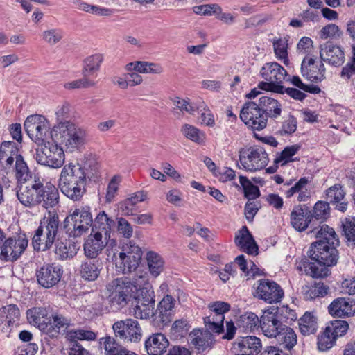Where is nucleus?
Wrapping results in <instances>:
<instances>
[{
	"instance_id": "1",
	"label": "nucleus",
	"mask_w": 355,
	"mask_h": 355,
	"mask_svg": "<svg viewBox=\"0 0 355 355\" xmlns=\"http://www.w3.org/2000/svg\"><path fill=\"white\" fill-rule=\"evenodd\" d=\"M62 235V227L58 214L49 211L40 220L32 239L33 247L37 251L50 250Z\"/></svg>"
},
{
	"instance_id": "2",
	"label": "nucleus",
	"mask_w": 355,
	"mask_h": 355,
	"mask_svg": "<svg viewBox=\"0 0 355 355\" xmlns=\"http://www.w3.org/2000/svg\"><path fill=\"white\" fill-rule=\"evenodd\" d=\"M338 245L324 243L312 245V260L316 261L312 263V278H324L331 274L329 268L336 266L339 259Z\"/></svg>"
},
{
	"instance_id": "3",
	"label": "nucleus",
	"mask_w": 355,
	"mask_h": 355,
	"mask_svg": "<svg viewBox=\"0 0 355 355\" xmlns=\"http://www.w3.org/2000/svg\"><path fill=\"white\" fill-rule=\"evenodd\" d=\"M55 142L64 145L73 150L84 144L85 132L80 128L70 121H64L55 125L50 132Z\"/></svg>"
},
{
	"instance_id": "4",
	"label": "nucleus",
	"mask_w": 355,
	"mask_h": 355,
	"mask_svg": "<svg viewBox=\"0 0 355 355\" xmlns=\"http://www.w3.org/2000/svg\"><path fill=\"white\" fill-rule=\"evenodd\" d=\"M142 254L138 245L129 241L122 246L121 251L114 252L112 261L115 263L119 272L123 274L130 273L139 266Z\"/></svg>"
},
{
	"instance_id": "5",
	"label": "nucleus",
	"mask_w": 355,
	"mask_h": 355,
	"mask_svg": "<svg viewBox=\"0 0 355 355\" xmlns=\"http://www.w3.org/2000/svg\"><path fill=\"white\" fill-rule=\"evenodd\" d=\"M57 142L45 141L40 144V148L36 150L35 159L39 164L50 168H58L64 163L63 149Z\"/></svg>"
},
{
	"instance_id": "6",
	"label": "nucleus",
	"mask_w": 355,
	"mask_h": 355,
	"mask_svg": "<svg viewBox=\"0 0 355 355\" xmlns=\"http://www.w3.org/2000/svg\"><path fill=\"white\" fill-rule=\"evenodd\" d=\"M155 304L153 291L144 286L141 287L132 302L130 313L137 319H153Z\"/></svg>"
},
{
	"instance_id": "7",
	"label": "nucleus",
	"mask_w": 355,
	"mask_h": 355,
	"mask_svg": "<svg viewBox=\"0 0 355 355\" xmlns=\"http://www.w3.org/2000/svg\"><path fill=\"white\" fill-rule=\"evenodd\" d=\"M239 162L247 171L254 172L265 168L268 163V154L265 149L259 146L239 150Z\"/></svg>"
},
{
	"instance_id": "8",
	"label": "nucleus",
	"mask_w": 355,
	"mask_h": 355,
	"mask_svg": "<svg viewBox=\"0 0 355 355\" xmlns=\"http://www.w3.org/2000/svg\"><path fill=\"white\" fill-rule=\"evenodd\" d=\"M0 155L15 157V178L19 183H25L31 178V173L21 155L19 153V146L14 141H4L0 145Z\"/></svg>"
},
{
	"instance_id": "9",
	"label": "nucleus",
	"mask_w": 355,
	"mask_h": 355,
	"mask_svg": "<svg viewBox=\"0 0 355 355\" xmlns=\"http://www.w3.org/2000/svg\"><path fill=\"white\" fill-rule=\"evenodd\" d=\"M146 274L136 275L132 279L128 277L116 278L110 282L107 288L109 292L125 295L129 297L132 293L145 286L148 282Z\"/></svg>"
},
{
	"instance_id": "10",
	"label": "nucleus",
	"mask_w": 355,
	"mask_h": 355,
	"mask_svg": "<svg viewBox=\"0 0 355 355\" xmlns=\"http://www.w3.org/2000/svg\"><path fill=\"white\" fill-rule=\"evenodd\" d=\"M175 304L176 300L172 295H164L153 315V326L159 329L168 326L175 315Z\"/></svg>"
},
{
	"instance_id": "11",
	"label": "nucleus",
	"mask_w": 355,
	"mask_h": 355,
	"mask_svg": "<svg viewBox=\"0 0 355 355\" xmlns=\"http://www.w3.org/2000/svg\"><path fill=\"white\" fill-rule=\"evenodd\" d=\"M24 127L28 137L38 145L46 141L50 124L44 116L31 115L25 120Z\"/></svg>"
},
{
	"instance_id": "12",
	"label": "nucleus",
	"mask_w": 355,
	"mask_h": 355,
	"mask_svg": "<svg viewBox=\"0 0 355 355\" xmlns=\"http://www.w3.org/2000/svg\"><path fill=\"white\" fill-rule=\"evenodd\" d=\"M241 120L251 130L260 131L267 125L266 116L256 102L245 103L240 111Z\"/></svg>"
},
{
	"instance_id": "13",
	"label": "nucleus",
	"mask_w": 355,
	"mask_h": 355,
	"mask_svg": "<svg viewBox=\"0 0 355 355\" xmlns=\"http://www.w3.org/2000/svg\"><path fill=\"white\" fill-rule=\"evenodd\" d=\"M208 307L211 312L204 318L205 327L219 334L223 331L224 314L230 310L231 306L227 302L216 301L209 304Z\"/></svg>"
},
{
	"instance_id": "14",
	"label": "nucleus",
	"mask_w": 355,
	"mask_h": 355,
	"mask_svg": "<svg viewBox=\"0 0 355 355\" xmlns=\"http://www.w3.org/2000/svg\"><path fill=\"white\" fill-rule=\"evenodd\" d=\"M28 241L25 236L17 235L5 239L1 246L0 259L5 261H15L24 252Z\"/></svg>"
},
{
	"instance_id": "15",
	"label": "nucleus",
	"mask_w": 355,
	"mask_h": 355,
	"mask_svg": "<svg viewBox=\"0 0 355 355\" xmlns=\"http://www.w3.org/2000/svg\"><path fill=\"white\" fill-rule=\"evenodd\" d=\"M259 326L266 336L273 338L283 331L286 325L283 324L278 315V308L270 307L263 311L260 318Z\"/></svg>"
},
{
	"instance_id": "16",
	"label": "nucleus",
	"mask_w": 355,
	"mask_h": 355,
	"mask_svg": "<svg viewBox=\"0 0 355 355\" xmlns=\"http://www.w3.org/2000/svg\"><path fill=\"white\" fill-rule=\"evenodd\" d=\"M112 329L116 337L128 342H139L142 337L141 328L138 321L133 319L117 321Z\"/></svg>"
},
{
	"instance_id": "17",
	"label": "nucleus",
	"mask_w": 355,
	"mask_h": 355,
	"mask_svg": "<svg viewBox=\"0 0 355 355\" xmlns=\"http://www.w3.org/2000/svg\"><path fill=\"white\" fill-rule=\"evenodd\" d=\"M254 296L267 303H277L284 297V291L281 286L270 279H260Z\"/></svg>"
},
{
	"instance_id": "18",
	"label": "nucleus",
	"mask_w": 355,
	"mask_h": 355,
	"mask_svg": "<svg viewBox=\"0 0 355 355\" xmlns=\"http://www.w3.org/2000/svg\"><path fill=\"white\" fill-rule=\"evenodd\" d=\"M62 274V267L55 263L44 264L36 270L37 281L45 288L55 286L60 281Z\"/></svg>"
},
{
	"instance_id": "19",
	"label": "nucleus",
	"mask_w": 355,
	"mask_h": 355,
	"mask_svg": "<svg viewBox=\"0 0 355 355\" xmlns=\"http://www.w3.org/2000/svg\"><path fill=\"white\" fill-rule=\"evenodd\" d=\"M91 180L87 170L79 164L69 163L61 171L58 183H87Z\"/></svg>"
},
{
	"instance_id": "20",
	"label": "nucleus",
	"mask_w": 355,
	"mask_h": 355,
	"mask_svg": "<svg viewBox=\"0 0 355 355\" xmlns=\"http://www.w3.org/2000/svg\"><path fill=\"white\" fill-rule=\"evenodd\" d=\"M321 59L334 67H340L345 61V51L343 47L328 41L320 46Z\"/></svg>"
},
{
	"instance_id": "21",
	"label": "nucleus",
	"mask_w": 355,
	"mask_h": 355,
	"mask_svg": "<svg viewBox=\"0 0 355 355\" xmlns=\"http://www.w3.org/2000/svg\"><path fill=\"white\" fill-rule=\"evenodd\" d=\"M60 195L58 189L50 182L45 184L40 179L39 202L45 209L53 208L59 203Z\"/></svg>"
},
{
	"instance_id": "22",
	"label": "nucleus",
	"mask_w": 355,
	"mask_h": 355,
	"mask_svg": "<svg viewBox=\"0 0 355 355\" xmlns=\"http://www.w3.org/2000/svg\"><path fill=\"white\" fill-rule=\"evenodd\" d=\"M40 178H34L29 185L24 188L21 187L17 192V196L19 202L28 207L38 205L39 202Z\"/></svg>"
},
{
	"instance_id": "23",
	"label": "nucleus",
	"mask_w": 355,
	"mask_h": 355,
	"mask_svg": "<svg viewBox=\"0 0 355 355\" xmlns=\"http://www.w3.org/2000/svg\"><path fill=\"white\" fill-rule=\"evenodd\" d=\"M234 348L239 355H258L262 349L261 340L253 336L237 338Z\"/></svg>"
},
{
	"instance_id": "24",
	"label": "nucleus",
	"mask_w": 355,
	"mask_h": 355,
	"mask_svg": "<svg viewBox=\"0 0 355 355\" xmlns=\"http://www.w3.org/2000/svg\"><path fill=\"white\" fill-rule=\"evenodd\" d=\"M234 242L242 252L250 255L258 254V245L245 225L239 231V234L235 236Z\"/></svg>"
},
{
	"instance_id": "25",
	"label": "nucleus",
	"mask_w": 355,
	"mask_h": 355,
	"mask_svg": "<svg viewBox=\"0 0 355 355\" xmlns=\"http://www.w3.org/2000/svg\"><path fill=\"white\" fill-rule=\"evenodd\" d=\"M107 244V239H105L100 233H92L88 236L83 245L85 255L90 259H96Z\"/></svg>"
},
{
	"instance_id": "26",
	"label": "nucleus",
	"mask_w": 355,
	"mask_h": 355,
	"mask_svg": "<svg viewBox=\"0 0 355 355\" xmlns=\"http://www.w3.org/2000/svg\"><path fill=\"white\" fill-rule=\"evenodd\" d=\"M20 311L15 304H9L0 308V332L8 334L11 327L19 320Z\"/></svg>"
},
{
	"instance_id": "27",
	"label": "nucleus",
	"mask_w": 355,
	"mask_h": 355,
	"mask_svg": "<svg viewBox=\"0 0 355 355\" xmlns=\"http://www.w3.org/2000/svg\"><path fill=\"white\" fill-rule=\"evenodd\" d=\"M311 223V210L308 205L295 207L291 213V223L297 231H304Z\"/></svg>"
},
{
	"instance_id": "28",
	"label": "nucleus",
	"mask_w": 355,
	"mask_h": 355,
	"mask_svg": "<svg viewBox=\"0 0 355 355\" xmlns=\"http://www.w3.org/2000/svg\"><path fill=\"white\" fill-rule=\"evenodd\" d=\"M28 322L46 334L51 317L48 311L43 307H33L26 311Z\"/></svg>"
},
{
	"instance_id": "29",
	"label": "nucleus",
	"mask_w": 355,
	"mask_h": 355,
	"mask_svg": "<svg viewBox=\"0 0 355 355\" xmlns=\"http://www.w3.org/2000/svg\"><path fill=\"white\" fill-rule=\"evenodd\" d=\"M261 77L266 81L281 85L287 76L285 69L277 62L266 63L260 71Z\"/></svg>"
},
{
	"instance_id": "30",
	"label": "nucleus",
	"mask_w": 355,
	"mask_h": 355,
	"mask_svg": "<svg viewBox=\"0 0 355 355\" xmlns=\"http://www.w3.org/2000/svg\"><path fill=\"white\" fill-rule=\"evenodd\" d=\"M345 191L340 184H335L325 191L326 200L329 205H335V209L345 212L347 209V202L345 200Z\"/></svg>"
},
{
	"instance_id": "31",
	"label": "nucleus",
	"mask_w": 355,
	"mask_h": 355,
	"mask_svg": "<svg viewBox=\"0 0 355 355\" xmlns=\"http://www.w3.org/2000/svg\"><path fill=\"white\" fill-rule=\"evenodd\" d=\"M312 233H315V241L312 242V245L318 243L340 244L338 236L334 230L325 223L320 224L318 227L312 226Z\"/></svg>"
},
{
	"instance_id": "32",
	"label": "nucleus",
	"mask_w": 355,
	"mask_h": 355,
	"mask_svg": "<svg viewBox=\"0 0 355 355\" xmlns=\"http://www.w3.org/2000/svg\"><path fill=\"white\" fill-rule=\"evenodd\" d=\"M211 330L206 328L205 330H193L190 334L191 343L197 349L198 353L211 348L214 343V335Z\"/></svg>"
},
{
	"instance_id": "33",
	"label": "nucleus",
	"mask_w": 355,
	"mask_h": 355,
	"mask_svg": "<svg viewBox=\"0 0 355 355\" xmlns=\"http://www.w3.org/2000/svg\"><path fill=\"white\" fill-rule=\"evenodd\" d=\"M169 342L161 333L151 335L145 341V349L148 355H162L166 352Z\"/></svg>"
},
{
	"instance_id": "34",
	"label": "nucleus",
	"mask_w": 355,
	"mask_h": 355,
	"mask_svg": "<svg viewBox=\"0 0 355 355\" xmlns=\"http://www.w3.org/2000/svg\"><path fill=\"white\" fill-rule=\"evenodd\" d=\"M115 225L114 220L109 217L104 211H101L93 220L91 227L92 233H100L105 239L110 237L112 228Z\"/></svg>"
},
{
	"instance_id": "35",
	"label": "nucleus",
	"mask_w": 355,
	"mask_h": 355,
	"mask_svg": "<svg viewBox=\"0 0 355 355\" xmlns=\"http://www.w3.org/2000/svg\"><path fill=\"white\" fill-rule=\"evenodd\" d=\"M71 324V321L69 318L55 313L50 318L46 334L51 338H57L60 334H66Z\"/></svg>"
},
{
	"instance_id": "36",
	"label": "nucleus",
	"mask_w": 355,
	"mask_h": 355,
	"mask_svg": "<svg viewBox=\"0 0 355 355\" xmlns=\"http://www.w3.org/2000/svg\"><path fill=\"white\" fill-rule=\"evenodd\" d=\"M257 105L261 112L266 116V121L268 118L277 119L281 115L282 106L276 99L272 97L261 96L259 99Z\"/></svg>"
},
{
	"instance_id": "37",
	"label": "nucleus",
	"mask_w": 355,
	"mask_h": 355,
	"mask_svg": "<svg viewBox=\"0 0 355 355\" xmlns=\"http://www.w3.org/2000/svg\"><path fill=\"white\" fill-rule=\"evenodd\" d=\"M87 183H58V187L63 195L74 201H80L86 193Z\"/></svg>"
},
{
	"instance_id": "38",
	"label": "nucleus",
	"mask_w": 355,
	"mask_h": 355,
	"mask_svg": "<svg viewBox=\"0 0 355 355\" xmlns=\"http://www.w3.org/2000/svg\"><path fill=\"white\" fill-rule=\"evenodd\" d=\"M349 298L338 297L334 300L329 306V313L338 318L348 317L352 315L354 310L353 304L349 302Z\"/></svg>"
},
{
	"instance_id": "39",
	"label": "nucleus",
	"mask_w": 355,
	"mask_h": 355,
	"mask_svg": "<svg viewBox=\"0 0 355 355\" xmlns=\"http://www.w3.org/2000/svg\"><path fill=\"white\" fill-rule=\"evenodd\" d=\"M309 182L306 178H301L293 187L285 192L286 197L289 198L297 193V200L306 201L311 197V191L309 189Z\"/></svg>"
},
{
	"instance_id": "40",
	"label": "nucleus",
	"mask_w": 355,
	"mask_h": 355,
	"mask_svg": "<svg viewBox=\"0 0 355 355\" xmlns=\"http://www.w3.org/2000/svg\"><path fill=\"white\" fill-rule=\"evenodd\" d=\"M103 61V56L100 53L87 57L84 60V66L82 70L83 76L95 79Z\"/></svg>"
},
{
	"instance_id": "41",
	"label": "nucleus",
	"mask_w": 355,
	"mask_h": 355,
	"mask_svg": "<svg viewBox=\"0 0 355 355\" xmlns=\"http://www.w3.org/2000/svg\"><path fill=\"white\" fill-rule=\"evenodd\" d=\"M90 227L85 223H83L80 219L65 218L64 220V229L69 237H80L87 233Z\"/></svg>"
},
{
	"instance_id": "42",
	"label": "nucleus",
	"mask_w": 355,
	"mask_h": 355,
	"mask_svg": "<svg viewBox=\"0 0 355 355\" xmlns=\"http://www.w3.org/2000/svg\"><path fill=\"white\" fill-rule=\"evenodd\" d=\"M101 270V264L99 260L89 259L82 263L80 272L85 280L94 281L99 276Z\"/></svg>"
},
{
	"instance_id": "43",
	"label": "nucleus",
	"mask_w": 355,
	"mask_h": 355,
	"mask_svg": "<svg viewBox=\"0 0 355 355\" xmlns=\"http://www.w3.org/2000/svg\"><path fill=\"white\" fill-rule=\"evenodd\" d=\"M60 238L53 243L55 245V254L60 260H65L73 258L77 253L76 247L73 244L63 241Z\"/></svg>"
},
{
	"instance_id": "44",
	"label": "nucleus",
	"mask_w": 355,
	"mask_h": 355,
	"mask_svg": "<svg viewBox=\"0 0 355 355\" xmlns=\"http://www.w3.org/2000/svg\"><path fill=\"white\" fill-rule=\"evenodd\" d=\"M341 234L344 237L347 245L355 248V218L348 216L341 221Z\"/></svg>"
},
{
	"instance_id": "45",
	"label": "nucleus",
	"mask_w": 355,
	"mask_h": 355,
	"mask_svg": "<svg viewBox=\"0 0 355 355\" xmlns=\"http://www.w3.org/2000/svg\"><path fill=\"white\" fill-rule=\"evenodd\" d=\"M273 338L277 339L282 347L288 350L292 349L297 344V335L295 332L292 328L287 325L283 331H281V332L278 333L277 336H274Z\"/></svg>"
},
{
	"instance_id": "46",
	"label": "nucleus",
	"mask_w": 355,
	"mask_h": 355,
	"mask_svg": "<svg viewBox=\"0 0 355 355\" xmlns=\"http://www.w3.org/2000/svg\"><path fill=\"white\" fill-rule=\"evenodd\" d=\"M99 344L101 348L104 349L105 355H119L125 349L110 336L100 338Z\"/></svg>"
},
{
	"instance_id": "47",
	"label": "nucleus",
	"mask_w": 355,
	"mask_h": 355,
	"mask_svg": "<svg viewBox=\"0 0 355 355\" xmlns=\"http://www.w3.org/2000/svg\"><path fill=\"white\" fill-rule=\"evenodd\" d=\"M146 260L149 272L154 277H158L164 270V261L157 253L150 251L146 254Z\"/></svg>"
},
{
	"instance_id": "48",
	"label": "nucleus",
	"mask_w": 355,
	"mask_h": 355,
	"mask_svg": "<svg viewBox=\"0 0 355 355\" xmlns=\"http://www.w3.org/2000/svg\"><path fill=\"white\" fill-rule=\"evenodd\" d=\"M66 218L76 220L80 219L83 223H85V225L90 227H92L93 224L91 207L87 205L76 206Z\"/></svg>"
},
{
	"instance_id": "49",
	"label": "nucleus",
	"mask_w": 355,
	"mask_h": 355,
	"mask_svg": "<svg viewBox=\"0 0 355 355\" xmlns=\"http://www.w3.org/2000/svg\"><path fill=\"white\" fill-rule=\"evenodd\" d=\"M329 216V202L322 200L318 201L312 209V226L315 225L313 219L320 220V224H322Z\"/></svg>"
},
{
	"instance_id": "50",
	"label": "nucleus",
	"mask_w": 355,
	"mask_h": 355,
	"mask_svg": "<svg viewBox=\"0 0 355 355\" xmlns=\"http://www.w3.org/2000/svg\"><path fill=\"white\" fill-rule=\"evenodd\" d=\"M180 131L187 139L194 143L201 145L205 141L206 136L205 132L192 125L184 124Z\"/></svg>"
},
{
	"instance_id": "51",
	"label": "nucleus",
	"mask_w": 355,
	"mask_h": 355,
	"mask_svg": "<svg viewBox=\"0 0 355 355\" xmlns=\"http://www.w3.org/2000/svg\"><path fill=\"white\" fill-rule=\"evenodd\" d=\"M260 319L252 312L245 313L241 315L237 321L239 328L246 331H252L259 323Z\"/></svg>"
},
{
	"instance_id": "52",
	"label": "nucleus",
	"mask_w": 355,
	"mask_h": 355,
	"mask_svg": "<svg viewBox=\"0 0 355 355\" xmlns=\"http://www.w3.org/2000/svg\"><path fill=\"white\" fill-rule=\"evenodd\" d=\"M66 338L73 342H77V340L92 341L96 340V334L87 329H71L67 331Z\"/></svg>"
},
{
	"instance_id": "53",
	"label": "nucleus",
	"mask_w": 355,
	"mask_h": 355,
	"mask_svg": "<svg viewBox=\"0 0 355 355\" xmlns=\"http://www.w3.org/2000/svg\"><path fill=\"white\" fill-rule=\"evenodd\" d=\"M300 146L293 145L286 147L280 153L277 154L274 160L275 164L284 166L288 162H293L292 157L299 150Z\"/></svg>"
},
{
	"instance_id": "54",
	"label": "nucleus",
	"mask_w": 355,
	"mask_h": 355,
	"mask_svg": "<svg viewBox=\"0 0 355 355\" xmlns=\"http://www.w3.org/2000/svg\"><path fill=\"white\" fill-rule=\"evenodd\" d=\"M335 337H333L330 333L329 328H325L324 330L318 336V349L320 352H326L331 349L335 344Z\"/></svg>"
},
{
	"instance_id": "55",
	"label": "nucleus",
	"mask_w": 355,
	"mask_h": 355,
	"mask_svg": "<svg viewBox=\"0 0 355 355\" xmlns=\"http://www.w3.org/2000/svg\"><path fill=\"white\" fill-rule=\"evenodd\" d=\"M239 182L243 187L245 197L249 200H254L260 196L259 187L253 184L246 177L240 175Z\"/></svg>"
},
{
	"instance_id": "56",
	"label": "nucleus",
	"mask_w": 355,
	"mask_h": 355,
	"mask_svg": "<svg viewBox=\"0 0 355 355\" xmlns=\"http://www.w3.org/2000/svg\"><path fill=\"white\" fill-rule=\"evenodd\" d=\"M97 83L94 78L83 76L80 79L65 83L64 87L67 89L90 88L96 87Z\"/></svg>"
},
{
	"instance_id": "57",
	"label": "nucleus",
	"mask_w": 355,
	"mask_h": 355,
	"mask_svg": "<svg viewBox=\"0 0 355 355\" xmlns=\"http://www.w3.org/2000/svg\"><path fill=\"white\" fill-rule=\"evenodd\" d=\"M331 294L330 287L324 282L314 281L312 283V300L323 298Z\"/></svg>"
},
{
	"instance_id": "58",
	"label": "nucleus",
	"mask_w": 355,
	"mask_h": 355,
	"mask_svg": "<svg viewBox=\"0 0 355 355\" xmlns=\"http://www.w3.org/2000/svg\"><path fill=\"white\" fill-rule=\"evenodd\" d=\"M326 328L330 329V333L333 337H335V340L339 336H342L346 334L349 329L348 323L345 320H336L331 321V324Z\"/></svg>"
},
{
	"instance_id": "59",
	"label": "nucleus",
	"mask_w": 355,
	"mask_h": 355,
	"mask_svg": "<svg viewBox=\"0 0 355 355\" xmlns=\"http://www.w3.org/2000/svg\"><path fill=\"white\" fill-rule=\"evenodd\" d=\"M42 39L50 45L58 43L64 37V33L59 28H51L42 32Z\"/></svg>"
},
{
	"instance_id": "60",
	"label": "nucleus",
	"mask_w": 355,
	"mask_h": 355,
	"mask_svg": "<svg viewBox=\"0 0 355 355\" xmlns=\"http://www.w3.org/2000/svg\"><path fill=\"white\" fill-rule=\"evenodd\" d=\"M190 325L187 320H175L171 326V334L175 337L184 336L189 331Z\"/></svg>"
},
{
	"instance_id": "61",
	"label": "nucleus",
	"mask_w": 355,
	"mask_h": 355,
	"mask_svg": "<svg viewBox=\"0 0 355 355\" xmlns=\"http://www.w3.org/2000/svg\"><path fill=\"white\" fill-rule=\"evenodd\" d=\"M342 35L343 31L334 24H329L324 26L320 32V36L323 40L327 38H339Z\"/></svg>"
},
{
	"instance_id": "62",
	"label": "nucleus",
	"mask_w": 355,
	"mask_h": 355,
	"mask_svg": "<svg viewBox=\"0 0 355 355\" xmlns=\"http://www.w3.org/2000/svg\"><path fill=\"white\" fill-rule=\"evenodd\" d=\"M273 47L275 55L277 58L284 60V63L288 61L287 44L283 40L279 39L274 41Z\"/></svg>"
},
{
	"instance_id": "63",
	"label": "nucleus",
	"mask_w": 355,
	"mask_h": 355,
	"mask_svg": "<svg viewBox=\"0 0 355 355\" xmlns=\"http://www.w3.org/2000/svg\"><path fill=\"white\" fill-rule=\"evenodd\" d=\"M117 231L126 239H130L133 234L131 224L122 217L117 218Z\"/></svg>"
},
{
	"instance_id": "64",
	"label": "nucleus",
	"mask_w": 355,
	"mask_h": 355,
	"mask_svg": "<svg viewBox=\"0 0 355 355\" xmlns=\"http://www.w3.org/2000/svg\"><path fill=\"white\" fill-rule=\"evenodd\" d=\"M312 82L320 81L324 79L325 68L321 61H315L312 58Z\"/></svg>"
}]
</instances>
